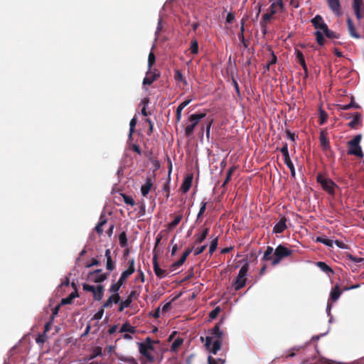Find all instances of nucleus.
Masks as SVG:
<instances>
[{"mask_svg":"<svg viewBox=\"0 0 364 364\" xmlns=\"http://www.w3.org/2000/svg\"><path fill=\"white\" fill-rule=\"evenodd\" d=\"M191 100H187L181 102L176 109V122H179L181 119V109H183L190 102Z\"/></svg>","mask_w":364,"mask_h":364,"instance_id":"nucleus-22","label":"nucleus"},{"mask_svg":"<svg viewBox=\"0 0 364 364\" xmlns=\"http://www.w3.org/2000/svg\"><path fill=\"white\" fill-rule=\"evenodd\" d=\"M363 5V0H353L352 8L353 11L361 10V6Z\"/></svg>","mask_w":364,"mask_h":364,"instance_id":"nucleus-55","label":"nucleus"},{"mask_svg":"<svg viewBox=\"0 0 364 364\" xmlns=\"http://www.w3.org/2000/svg\"><path fill=\"white\" fill-rule=\"evenodd\" d=\"M319 141H320L321 146L323 151H327V150L330 149V148H331L330 141L328 138V132L326 129H322L321 131L320 136H319Z\"/></svg>","mask_w":364,"mask_h":364,"instance_id":"nucleus-10","label":"nucleus"},{"mask_svg":"<svg viewBox=\"0 0 364 364\" xmlns=\"http://www.w3.org/2000/svg\"><path fill=\"white\" fill-rule=\"evenodd\" d=\"M156 60L155 55L153 52H150L148 57V68L149 70H151L153 65L154 64Z\"/></svg>","mask_w":364,"mask_h":364,"instance_id":"nucleus-52","label":"nucleus"},{"mask_svg":"<svg viewBox=\"0 0 364 364\" xmlns=\"http://www.w3.org/2000/svg\"><path fill=\"white\" fill-rule=\"evenodd\" d=\"M112 294L109 297L113 304H118L120 301L121 297L119 294L112 293Z\"/></svg>","mask_w":364,"mask_h":364,"instance_id":"nucleus-59","label":"nucleus"},{"mask_svg":"<svg viewBox=\"0 0 364 364\" xmlns=\"http://www.w3.org/2000/svg\"><path fill=\"white\" fill-rule=\"evenodd\" d=\"M293 252V250L287 248L283 245H278L274 250V258L272 259L271 264L272 266L279 264L282 259L291 256Z\"/></svg>","mask_w":364,"mask_h":364,"instance_id":"nucleus-3","label":"nucleus"},{"mask_svg":"<svg viewBox=\"0 0 364 364\" xmlns=\"http://www.w3.org/2000/svg\"><path fill=\"white\" fill-rule=\"evenodd\" d=\"M122 286V284H120L119 282H117L110 286L109 291L110 293L119 294L118 291Z\"/></svg>","mask_w":364,"mask_h":364,"instance_id":"nucleus-47","label":"nucleus"},{"mask_svg":"<svg viewBox=\"0 0 364 364\" xmlns=\"http://www.w3.org/2000/svg\"><path fill=\"white\" fill-rule=\"evenodd\" d=\"M360 140L361 135L358 134L348 142V154L354 155L359 158H362L363 156V153L361 146H360Z\"/></svg>","mask_w":364,"mask_h":364,"instance_id":"nucleus-4","label":"nucleus"},{"mask_svg":"<svg viewBox=\"0 0 364 364\" xmlns=\"http://www.w3.org/2000/svg\"><path fill=\"white\" fill-rule=\"evenodd\" d=\"M207 247V245H202L201 247H197L194 250V255H198L203 252Z\"/></svg>","mask_w":364,"mask_h":364,"instance_id":"nucleus-63","label":"nucleus"},{"mask_svg":"<svg viewBox=\"0 0 364 364\" xmlns=\"http://www.w3.org/2000/svg\"><path fill=\"white\" fill-rule=\"evenodd\" d=\"M154 175L147 176L145 183L141 187V193L144 197H146L153 186V181L154 180Z\"/></svg>","mask_w":364,"mask_h":364,"instance_id":"nucleus-11","label":"nucleus"},{"mask_svg":"<svg viewBox=\"0 0 364 364\" xmlns=\"http://www.w3.org/2000/svg\"><path fill=\"white\" fill-rule=\"evenodd\" d=\"M103 314H104V309H102L101 307L100 309L93 316V318L92 319H94V320H100L103 316Z\"/></svg>","mask_w":364,"mask_h":364,"instance_id":"nucleus-62","label":"nucleus"},{"mask_svg":"<svg viewBox=\"0 0 364 364\" xmlns=\"http://www.w3.org/2000/svg\"><path fill=\"white\" fill-rule=\"evenodd\" d=\"M82 289L85 291H90L93 294L96 289V287L85 283L82 284Z\"/></svg>","mask_w":364,"mask_h":364,"instance_id":"nucleus-58","label":"nucleus"},{"mask_svg":"<svg viewBox=\"0 0 364 364\" xmlns=\"http://www.w3.org/2000/svg\"><path fill=\"white\" fill-rule=\"evenodd\" d=\"M311 23L315 29L320 31L321 32L322 31L323 33L328 28L321 15H316L311 20Z\"/></svg>","mask_w":364,"mask_h":364,"instance_id":"nucleus-9","label":"nucleus"},{"mask_svg":"<svg viewBox=\"0 0 364 364\" xmlns=\"http://www.w3.org/2000/svg\"><path fill=\"white\" fill-rule=\"evenodd\" d=\"M187 257H188L187 256H186L183 254L182 256L181 257V258L178 261L171 264V265L170 266L171 270L174 271V270L177 269L178 267H180L181 266H182L184 264V262H186Z\"/></svg>","mask_w":364,"mask_h":364,"instance_id":"nucleus-27","label":"nucleus"},{"mask_svg":"<svg viewBox=\"0 0 364 364\" xmlns=\"http://www.w3.org/2000/svg\"><path fill=\"white\" fill-rule=\"evenodd\" d=\"M272 17V15H271L269 13H267L262 15V19L259 22V24H267V22L271 20Z\"/></svg>","mask_w":364,"mask_h":364,"instance_id":"nucleus-54","label":"nucleus"},{"mask_svg":"<svg viewBox=\"0 0 364 364\" xmlns=\"http://www.w3.org/2000/svg\"><path fill=\"white\" fill-rule=\"evenodd\" d=\"M296 58L298 59L299 64L301 65V67L305 73L306 77H307L308 76V68H307V66H306V62L304 60V56L301 50H297L296 51Z\"/></svg>","mask_w":364,"mask_h":364,"instance_id":"nucleus-20","label":"nucleus"},{"mask_svg":"<svg viewBox=\"0 0 364 364\" xmlns=\"http://www.w3.org/2000/svg\"><path fill=\"white\" fill-rule=\"evenodd\" d=\"M154 341L149 337L146 338L143 342L137 343L140 354L146 358L150 363H154L155 360L154 356L151 353L154 350Z\"/></svg>","mask_w":364,"mask_h":364,"instance_id":"nucleus-1","label":"nucleus"},{"mask_svg":"<svg viewBox=\"0 0 364 364\" xmlns=\"http://www.w3.org/2000/svg\"><path fill=\"white\" fill-rule=\"evenodd\" d=\"M105 256L107 259L106 268L109 271H112L115 268V262L111 257V251L109 249L105 250Z\"/></svg>","mask_w":364,"mask_h":364,"instance_id":"nucleus-18","label":"nucleus"},{"mask_svg":"<svg viewBox=\"0 0 364 364\" xmlns=\"http://www.w3.org/2000/svg\"><path fill=\"white\" fill-rule=\"evenodd\" d=\"M235 170V166H232L231 168H229V170L228 171V173H227L226 178L223 183V186H225L226 184H228L229 183V181L231 179L232 174L233 173Z\"/></svg>","mask_w":364,"mask_h":364,"instance_id":"nucleus-48","label":"nucleus"},{"mask_svg":"<svg viewBox=\"0 0 364 364\" xmlns=\"http://www.w3.org/2000/svg\"><path fill=\"white\" fill-rule=\"evenodd\" d=\"M361 119V114L359 112H356L354 114L353 119L351 122H349L348 126L350 128H355L356 126L358 124Z\"/></svg>","mask_w":364,"mask_h":364,"instance_id":"nucleus-31","label":"nucleus"},{"mask_svg":"<svg viewBox=\"0 0 364 364\" xmlns=\"http://www.w3.org/2000/svg\"><path fill=\"white\" fill-rule=\"evenodd\" d=\"M159 77V73H152L151 70L149 69V70L146 73V77L143 80V85H151L155 80H157V78Z\"/></svg>","mask_w":364,"mask_h":364,"instance_id":"nucleus-15","label":"nucleus"},{"mask_svg":"<svg viewBox=\"0 0 364 364\" xmlns=\"http://www.w3.org/2000/svg\"><path fill=\"white\" fill-rule=\"evenodd\" d=\"M342 294V291L340 289V287L338 284H336L331 291L330 293V300L331 301H336Z\"/></svg>","mask_w":364,"mask_h":364,"instance_id":"nucleus-21","label":"nucleus"},{"mask_svg":"<svg viewBox=\"0 0 364 364\" xmlns=\"http://www.w3.org/2000/svg\"><path fill=\"white\" fill-rule=\"evenodd\" d=\"M316 265L318 267H319L323 272L329 274V273H333V269L327 265L324 262H318L316 263Z\"/></svg>","mask_w":364,"mask_h":364,"instance_id":"nucleus-33","label":"nucleus"},{"mask_svg":"<svg viewBox=\"0 0 364 364\" xmlns=\"http://www.w3.org/2000/svg\"><path fill=\"white\" fill-rule=\"evenodd\" d=\"M277 6H279L281 7V9H282L283 8L282 0H279L278 3H275V2L272 3L268 9V11H269L268 13H269L272 16L274 15L277 13V11H276Z\"/></svg>","mask_w":364,"mask_h":364,"instance_id":"nucleus-35","label":"nucleus"},{"mask_svg":"<svg viewBox=\"0 0 364 364\" xmlns=\"http://www.w3.org/2000/svg\"><path fill=\"white\" fill-rule=\"evenodd\" d=\"M104 295V287L102 285L96 286V289L93 293V298L95 301H100Z\"/></svg>","mask_w":364,"mask_h":364,"instance_id":"nucleus-25","label":"nucleus"},{"mask_svg":"<svg viewBox=\"0 0 364 364\" xmlns=\"http://www.w3.org/2000/svg\"><path fill=\"white\" fill-rule=\"evenodd\" d=\"M287 218L283 216L279 221L274 226L273 228V232L274 233H282L287 228Z\"/></svg>","mask_w":364,"mask_h":364,"instance_id":"nucleus-16","label":"nucleus"},{"mask_svg":"<svg viewBox=\"0 0 364 364\" xmlns=\"http://www.w3.org/2000/svg\"><path fill=\"white\" fill-rule=\"evenodd\" d=\"M208 233H209V228H204L200 232H198L194 235V237H195L194 244L198 245V244L202 243L204 241V240L207 237Z\"/></svg>","mask_w":364,"mask_h":364,"instance_id":"nucleus-17","label":"nucleus"},{"mask_svg":"<svg viewBox=\"0 0 364 364\" xmlns=\"http://www.w3.org/2000/svg\"><path fill=\"white\" fill-rule=\"evenodd\" d=\"M211 335L212 338H215L217 339H221L223 335V333L222 331L220 330L219 324H216L212 329H211Z\"/></svg>","mask_w":364,"mask_h":364,"instance_id":"nucleus-28","label":"nucleus"},{"mask_svg":"<svg viewBox=\"0 0 364 364\" xmlns=\"http://www.w3.org/2000/svg\"><path fill=\"white\" fill-rule=\"evenodd\" d=\"M212 337L206 336L205 346L211 353L216 355L221 348L222 341L221 339H216L212 345Z\"/></svg>","mask_w":364,"mask_h":364,"instance_id":"nucleus-8","label":"nucleus"},{"mask_svg":"<svg viewBox=\"0 0 364 364\" xmlns=\"http://www.w3.org/2000/svg\"><path fill=\"white\" fill-rule=\"evenodd\" d=\"M182 215H178L176 216L173 220L168 225V229L173 230V228H175L179 224V223L182 220Z\"/></svg>","mask_w":364,"mask_h":364,"instance_id":"nucleus-38","label":"nucleus"},{"mask_svg":"<svg viewBox=\"0 0 364 364\" xmlns=\"http://www.w3.org/2000/svg\"><path fill=\"white\" fill-rule=\"evenodd\" d=\"M206 205H207V203L206 202H202L201 203V205H200L199 212H198V215H197V220H199L202 217V215L204 214V213H205V211L206 210Z\"/></svg>","mask_w":364,"mask_h":364,"instance_id":"nucleus-57","label":"nucleus"},{"mask_svg":"<svg viewBox=\"0 0 364 364\" xmlns=\"http://www.w3.org/2000/svg\"><path fill=\"white\" fill-rule=\"evenodd\" d=\"M328 6L330 9L336 15L341 14V6L340 0H327Z\"/></svg>","mask_w":364,"mask_h":364,"instance_id":"nucleus-13","label":"nucleus"},{"mask_svg":"<svg viewBox=\"0 0 364 364\" xmlns=\"http://www.w3.org/2000/svg\"><path fill=\"white\" fill-rule=\"evenodd\" d=\"M153 267L154 273L158 278L162 279L167 275L166 270L160 268L157 262L156 256H154L153 258Z\"/></svg>","mask_w":364,"mask_h":364,"instance_id":"nucleus-14","label":"nucleus"},{"mask_svg":"<svg viewBox=\"0 0 364 364\" xmlns=\"http://www.w3.org/2000/svg\"><path fill=\"white\" fill-rule=\"evenodd\" d=\"M121 195L123 198L124 202L126 204L129 205L131 206H134L135 205V201L132 196H127L124 193H122Z\"/></svg>","mask_w":364,"mask_h":364,"instance_id":"nucleus-45","label":"nucleus"},{"mask_svg":"<svg viewBox=\"0 0 364 364\" xmlns=\"http://www.w3.org/2000/svg\"><path fill=\"white\" fill-rule=\"evenodd\" d=\"M249 270V264L247 262L240 268L237 276L232 283V288L235 291H238L243 288L247 282V274Z\"/></svg>","mask_w":364,"mask_h":364,"instance_id":"nucleus-2","label":"nucleus"},{"mask_svg":"<svg viewBox=\"0 0 364 364\" xmlns=\"http://www.w3.org/2000/svg\"><path fill=\"white\" fill-rule=\"evenodd\" d=\"M220 312V308L219 306H217L215 307L214 309H213L210 313H209V318L210 319H214L215 318L218 314Z\"/></svg>","mask_w":364,"mask_h":364,"instance_id":"nucleus-56","label":"nucleus"},{"mask_svg":"<svg viewBox=\"0 0 364 364\" xmlns=\"http://www.w3.org/2000/svg\"><path fill=\"white\" fill-rule=\"evenodd\" d=\"M102 354V348L100 347H96L93 351V353L90 355V359H93L97 356Z\"/></svg>","mask_w":364,"mask_h":364,"instance_id":"nucleus-60","label":"nucleus"},{"mask_svg":"<svg viewBox=\"0 0 364 364\" xmlns=\"http://www.w3.org/2000/svg\"><path fill=\"white\" fill-rule=\"evenodd\" d=\"M136 119L135 118H133L131 119L130 121V123H129V136H132V133L134 132V127L136 126Z\"/></svg>","mask_w":364,"mask_h":364,"instance_id":"nucleus-61","label":"nucleus"},{"mask_svg":"<svg viewBox=\"0 0 364 364\" xmlns=\"http://www.w3.org/2000/svg\"><path fill=\"white\" fill-rule=\"evenodd\" d=\"M119 359L130 364H138L136 360L132 356H122Z\"/></svg>","mask_w":364,"mask_h":364,"instance_id":"nucleus-49","label":"nucleus"},{"mask_svg":"<svg viewBox=\"0 0 364 364\" xmlns=\"http://www.w3.org/2000/svg\"><path fill=\"white\" fill-rule=\"evenodd\" d=\"M77 296H78V293L77 291H75L74 292H72L66 298L63 299L61 300L60 304H62V305L70 304L73 302V299Z\"/></svg>","mask_w":364,"mask_h":364,"instance_id":"nucleus-29","label":"nucleus"},{"mask_svg":"<svg viewBox=\"0 0 364 364\" xmlns=\"http://www.w3.org/2000/svg\"><path fill=\"white\" fill-rule=\"evenodd\" d=\"M135 295H136V291H132L130 292L129 295L127 296V298L125 300L122 301L119 303L118 311L119 312H122L124 311V309L125 308L129 307L130 306V304H132L133 298L135 296Z\"/></svg>","mask_w":364,"mask_h":364,"instance_id":"nucleus-12","label":"nucleus"},{"mask_svg":"<svg viewBox=\"0 0 364 364\" xmlns=\"http://www.w3.org/2000/svg\"><path fill=\"white\" fill-rule=\"evenodd\" d=\"M109 274L103 273L101 269L89 272L87 279L95 283H101L107 279Z\"/></svg>","mask_w":364,"mask_h":364,"instance_id":"nucleus-7","label":"nucleus"},{"mask_svg":"<svg viewBox=\"0 0 364 364\" xmlns=\"http://www.w3.org/2000/svg\"><path fill=\"white\" fill-rule=\"evenodd\" d=\"M218 237H215L214 239L212 240L210 242V245L209 247V254L211 255L215 251L218 247Z\"/></svg>","mask_w":364,"mask_h":364,"instance_id":"nucleus-42","label":"nucleus"},{"mask_svg":"<svg viewBox=\"0 0 364 364\" xmlns=\"http://www.w3.org/2000/svg\"><path fill=\"white\" fill-rule=\"evenodd\" d=\"M187 257H188L187 256H186L183 254L182 256L181 257V258L178 261L171 264V265L170 266L171 270L174 271V270L177 269L178 267H180L181 266H182L184 264V262H186Z\"/></svg>","mask_w":364,"mask_h":364,"instance_id":"nucleus-26","label":"nucleus"},{"mask_svg":"<svg viewBox=\"0 0 364 364\" xmlns=\"http://www.w3.org/2000/svg\"><path fill=\"white\" fill-rule=\"evenodd\" d=\"M284 164L290 169L291 177L295 178L296 171H295V168H294V164H293L291 159L288 158V159H284Z\"/></svg>","mask_w":364,"mask_h":364,"instance_id":"nucleus-37","label":"nucleus"},{"mask_svg":"<svg viewBox=\"0 0 364 364\" xmlns=\"http://www.w3.org/2000/svg\"><path fill=\"white\" fill-rule=\"evenodd\" d=\"M206 116L205 113L192 114L188 117V121L190 122L185 128V135L187 137L191 136L194 131L195 127L198 125L200 120Z\"/></svg>","mask_w":364,"mask_h":364,"instance_id":"nucleus-5","label":"nucleus"},{"mask_svg":"<svg viewBox=\"0 0 364 364\" xmlns=\"http://www.w3.org/2000/svg\"><path fill=\"white\" fill-rule=\"evenodd\" d=\"M346 22L348 26V30L350 36L357 39L360 38V35L356 32L355 28L353 25L352 20L350 18H348Z\"/></svg>","mask_w":364,"mask_h":364,"instance_id":"nucleus-19","label":"nucleus"},{"mask_svg":"<svg viewBox=\"0 0 364 364\" xmlns=\"http://www.w3.org/2000/svg\"><path fill=\"white\" fill-rule=\"evenodd\" d=\"M129 267L124 272L129 275H132L135 272L134 259H132L128 262Z\"/></svg>","mask_w":364,"mask_h":364,"instance_id":"nucleus-41","label":"nucleus"},{"mask_svg":"<svg viewBox=\"0 0 364 364\" xmlns=\"http://www.w3.org/2000/svg\"><path fill=\"white\" fill-rule=\"evenodd\" d=\"M316 181L325 191L331 195H334L335 188L337 186L335 182L331 179L324 178L321 173L317 175Z\"/></svg>","mask_w":364,"mask_h":364,"instance_id":"nucleus-6","label":"nucleus"},{"mask_svg":"<svg viewBox=\"0 0 364 364\" xmlns=\"http://www.w3.org/2000/svg\"><path fill=\"white\" fill-rule=\"evenodd\" d=\"M174 79L176 81H181L183 83L184 85H187V80L183 76L181 72L178 70H176L174 73Z\"/></svg>","mask_w":364,"mask_h":364,"instance_id":"nucleus-39","label":"nucleus"},{"mask_svg":"<svg viewBox=\"0 0 364 364\" xmlns=\"http://www.w3.org/2000/svg\"><path fill=\"white\" fill-rule=\"evenodd\" d=\"M183 342V338H177L171 346V350L173 352L177 351L178 348L182 345Z\"/></svg>","mask_w":364,"mask_h":364,"instance_id":"nucleus-36","label":"nucleus"},{"mask_svg":"<svg viewBox=\"0 0 364 364\" xmlns=\"http://www.w3.org/2000/svg\"><path fill=\"white\" fill-rule=\"evenodd\" d=\"M47 335L46 333H42L39 334L36 338V342L38 344H43L47 341Z\"/></svg>","mask_w":364,"mask_h":364,"instance_id":"nucleus-51","label":"nucleus"},{"mask_svg":"<svg viewBox=\"0 0 364 364\" xmlns=\"http://www.w3.org/2000/svg\"><path fill=\"white\" fill-rule=\"evenodd\" d=\"M280 151L282 152V154L284 156V159L290 158L289 151H288V145L286 142L283 144V146L281 148Z\"/></svg>","mask_w":364,"mask_h":364,"instance_id":"nucleus-53","label":"nucleus"},{"mask_svg":"<svg viewBox=\"0 0 364 364\" xmlns=\"http://www.w3.org/2000/svg\"><path fill=\"white\" fill-rule=\"evenodd\" d=\"M274 249L272 247L267 246L266 250L264 252V255L262 257L263 261H272V259L274 258Z\"/></svg>","mask_w":364,"mask_h":364,"instance_id":"nucleus-24","label":"nucleus"},{"mask_svg":"<svg viewBox=\"0 0 364 364\" xmlns=\"http://www.w3.org/2000/svg\"><path fill=\"white\" fill-rule=\"evenodd\" d=\"M119 242L122 247H127L128 245L127 233L125 231L122 232L119 235Z\"/></svg>","mask_w":364,"mask_h":364,"instance_id":"nucleus-32","label":"nucleus"},{"mask_svg":"<svg viewBox=\"0 0 364 364\" xmlns=\"http://www.w3.org/2000/svg\"><path fill=\"white\" fill-rule=\"evenodd\" d=\"M190 50L191 52L194 55L198 53V43L196 39H193L191 41Z\"/></svg>","mask_w":364,"mask_h":364,"instance_id":"nucleus-43","label":"nucleus"},{"mask_svg":"<svg viewBox=\"0 0 364 364\" xmlns=\"http://www.w3.org/2000/svg\"><path fill=\"white\" fill-rule=\"evenodd\" d=\"M119 332H129L130 333H134L136 332V330L134 326H132L129 323L126 322L121 326Z\"/></svg>","mask_w":364,"mask_h":364,"instance_id":"nucleus-30","label":"nucleus"},{"mask_svg":"<svg viewBox=\"0 0 364 364\" xmlns=\"http://www.w3.org/2000/svg\"><path fill=\"white\" fill-rule=\"evenodd\" d=\"M352 107H354L355 109H359L360 108V106L358 104H356L355 102H354L353 98H352L351 102L349 104H348V105H339V108L341 110H348V109H350Z\"/></svg>","mask_w":364,"mask_h":364,"instance_id":"nucleus-34","label":"nucleus"},{"mask_svg":"<svg viewBox=\"0 0 364 364\" xmlns=\"http://www.w3.org/2000/svg\"><path fill=\"white\" fill-rule=\"evenodd\" d=\"M328 118V114L323 110L322 109H319V124L321 125L323 124Z\"/></svg>","mask_w":364,"mask_h":364,"instance_id":"nucleus-46","label":"nucleus"},{"mask_svg":"<svg viewBox=\"0 0 364 364\" xmlns=\"http://www.w3.org/2000/svg\"><path fill=\"white\" fill-rule=\"evenodd\" d=\"M324 34H325V36L327 38H328L330 39H335V38H339V35L338 33H336V32L330 30L328 28L325 31Z\"/></svg>","mask_w":364,"mask_h":364,"instance_id":"nucleus-50","label":"nucleus"},{"mask_svg":"<svg viewBox=\"0 0 364 364\" xmlns=\"http://www.w3.org/2000/svg\"><path fill=\"white\" fill-rule=\"evenodd\" d=\"M315 36L318 44L320 46H323L325 43V38L323 37L322 32H321L320 31H316L315 32Z\"/></svg>","mask_w":364,"mask_h":364,"instance_id":"nucleus-40","label":"nucleus"},{"mask_svg":"<svg viewBox=\"0 0 364 364\" xmlns=\"http://www.w3.org/2000/svg\"><path fill=\"white\" fill-rule=\"evenodd\" d=\"M192 180H193V176L191 175H188L185 178V179L181 186V189L183 193H186L189 191V189L191 186Z\"/></svg>","mask_w":364,"mask_h":364,"instance_id":"nucleus-23","label":"nucleus"},{"mask_svg":"<svg viewBox=\"0 0 364 364\" xmlns=\"http://www.w3.org/2000/svg\"><path fill=\"white\" fill-rule=\"evenodd\" d=\"M316 241L319 242H321V243L324 244L325 245H326L328 247H332L333 244V240H329V239H328L326 237H318L316 238Z\"/></svg>","mask_w":364,"mask_h":364,"instance_id":"nucleus-44","label":"nucleus"},{"mask_svg":"<svg viewBox=\"0 0 364 364\" xmlns=\"http://www.w3.org/2000/svg\"><path fill=\"white\" fill-rule=\"evenodd\" d=\"M129 276L124 271L122 274H121V276L119 279V280L117 282H119L120 284H122L123 285V284L126 282L127 279L129 277Z\"/></svg>","mask_w":364,"mask_h":364,"instance_id":"nucleus-64","label":"nucleus"}]
</instances>
